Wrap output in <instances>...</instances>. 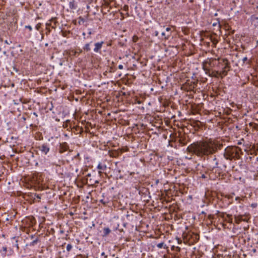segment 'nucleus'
<instances>
[{"instance_id": "nucleus-11", "label": "nucleus", "mask_w": 258, "mask_h": 258, "mask_svg": "<svg viewBox=\"0 0 258 258\" xmlns=\"http://www.w3.org/2000/svg\"><path fill=\"white\" fill-rule=\"evenodd\" d=\"M92 43V41L90 42V43H86L83 47V49L87 51V52H88V51H90V50H91V48H90V43Z\"/></svg>"}, {"instance_id": "nucleus-46", "label": "nucleus", "mask_w": 258, "mask_h": 258, "mask_svg": "<svg viewBox=\"0 0 258 258\" xmlns=\"http://www.w3.org/2000/svg\"><path fill=\"white\" fill-rule=\"evenodd\" d=\"M33 220H34L33 218H32L31 223H33Z\"/></svg>"}, {"instance_id": "nucleus-15", "label": "nucleus", "mask_w": 258, "mask_h": 258, "mask_svg": "<svg viewBox=\"0 0 258 258\" xmlns=\"http://www.w3.org/2000/svg\"><path fill=\"white\" fill-rule=\"evenodd\" d=\"M85 21V20L82 18V17H80L79 18V21L78 23L79 25H81L82 23H83Z\"/></svg>"}, {"instance_id": "nucleus-17", "label": "nucleus", "mask_w": 258, "mask_h": 258, "mask_svg": "<svg viewBox=\"0 0 258 258\" xmlns=\"http://www.w3.org/2000/svg\"><path fill=\"white\" fill-rule=\"evenodd\" d=\"M83 214H84V216L82 215L81 216V218L83 220H86V219H88V217L85 216V215L87 214L86 212H84Z\"/></svg>"}, {"instance_id": "nucleus-50", "label": "nucleus", "mask_w": 258, "mask_h": 258, "mask_svg": "<svg viewBox=\"0 0 258 258\" xmlns=\"http://www.w3.org/2000/svg\"><path fill=\"white\" fill-rule=\"evenodd\" d=\"M115 258H119V257H118V256H116V257Z\"/></svg>"}, {"instance_id": "nucleus-29", "label": "nucleus", "mask_w": 258, "mask_h": 258, "mask_svg": "<svg viewBox=\"0 0 258 258\" xmlns=\"http://www.w3.org/2000/svg\"><path fill=\"white\" fill-rule=\"evenodd\" d=\"M218 23L219 24V21H218L217 23H214L213 24V26H216L217 25Z\"/></svg>"}, {"instance_id": "nucleus-10", "label": "nucleus", "mask_w": 258, "mask_h": 258, "mask_svg": "<svg viewBox=\"0 0 258 258\" xmlns=\"http://www.w3.org/2000/svg\"><path fill=\"white\" fill-rule=\"evenodd\" d=\"M111 232L110 229L108 227H104L103 228V236H106Z\"/></svg>"}, {"instance_id": "nucleus-51", "label": "nucleus", "mask_w": 258, "mask_h": 258, "mask_svg": "<svg viewBox=\"0 0 258 258\" xmlns=\"http://www.w3.org/2000/svg\"><path fill=\"white\" fill-rule=\"evenodd\" d=\"M257 244H258V240H257Z\"/></svg>"}, {"instance_id": "nucleus-47", "label": "nucleus", "mask_w": 258, "mask_h": 258, "mask_svg": "<svg viewBox=\"0 0 258 258\" xmlns=\"http://www.w3.org/2000/svg\"><path fill=\"white\" fill-rule=\"evenodd\" d=\"M173 213H174V212H177V211H175V210H173L172 211Z\"/></svg>"}, {"instance_id": "nucleus-28", "label": "nucleus", "mask_w": 258, "mask_h": 258, "mask_svg": "<svg viewBox=\"0 0 258 258\" xmlns=\"http://www.w3.org/2000/svg\"><path fill=\"white\" fill-rule=\"evenodd\" d=\"M3 250L4 251L6 252L7 250V248L6 247H3Z\"/></svg>"}, {"instance_id": "nucleus-43", "label": "nucleus", "mask_w": 258, "mask_h": 258, "mask_svg": "<svg viewBox=\"0 0 258 258\" xmlns=\"http://www.w3.org/2000/svg\"><path fill=\"white\" fill-rule=\"evenodd\" d=\"M158 32H157V31H156V34H155V35H156V36H157V35H158Z\"/></svg>"}, {"instance_id": "nucleus-34", "label": "nucleus", "mask_w": 258, "mask_h": 258, "mask_svg": "<svg viewBox=\"0 0 258 258\" xmlns=\"http://www.w3.org/2000/svg\"><path fill=\"white\" fill-rule=\"evenodd\" d=\"M5 43L7 44H9V43L8 42V40H7L5 41Z\"/></svg>"}, {"instance_id": "nucleus-25", "label": "nucleus", "mask_w": 258, "mask_h": 258, "mask_svg": "<svg viewBox=\"0 0 258 258\" xmlns=\"http://www.w3.org/2000/svg\"><path fill=\"white\" fill-rule=\"evenodd\" d=\"M222 74H223V75L226 76L227 75V73L225 70H223L222 71Z\"/></svg>"}, {"instance_id": "nucleus-13", "label": "nucleus", "mask_w": 258, "mask_h": 258, "mask_svg": "<svg viewBox=\"0 0 258 258\" xmlns=\"http://www.w3.org/2000/svg\"><path fill=\"white\" fill-rule=\"evenodd\" d=\"M213 161L215 163L213 168H218L219 163L217 158L215 157L213 159Z\"/></svg>"}, {"instance_id": "nucleus-40", "label": "nucleus", "mask_w": 258, "mask_h": 258, "mask_svg": "<svg viewBox=\"0 0 258 258\" xmlns=\"http://www.w3.org/2000/svg\"><path fill=\"white\" fill-rule=\"evenodd\" d=\"M214 16H217L218 15V14L217 13L214 14Z\"/></svg>"}, {"instance_id": "nucleus-5", "label": "nucleus", "mask_w": 258, "mask_h": 258, "mask_svg": "<svg viewBox=\"0 0 258 258\" xmlns=\"http://www.w3.org/2000/svg\"><path fill=\"white\" fill-rule=\"evenodd\" d=\"M39 150L42 153L47 155L50 151V147L48 144L44 143L38 147Z\"/></svg>"}, {"instance_id": "nucleus-6", "label": "nucleus", "mask_w": 258, "mask_h": 258, "mask_svg": "<svg viewBox=\"0 0 258 258\" xmlns=\"http://www.w3.org/2000/svg\"><path fill=\"white\" fill-rule=\"evenodd\" d=\"M104 43V42L102 41L100 42H96L94 44V48L93 49V51L95 53L101 54V49L102 47L103 44Z\"/></svg>"}, {"instance_id": "nucleus-9", "label": "nucleus", "mask_w": 258, "mask_h": 258, "mask_svg": "<svg viewBox=\"0 0 258 258\" xmlns=\"http://www.w3.org/2000/svg\"><path fill=\"white\" fill-rule=\"evenodd\" d=\"M69 8L71 10H76L77 8V5L75 1H72L69 3Z\"/></svg>"}, {"instance_id": "nucleus-14", "label": "nucleus", "mask_w": 258, "mask_h": 258, "mask_svg": "<svg viewBox=\"0 0 258 258\" xmlns=\"http://www.w3.org/2000/svg\"><path fill=\"white\" fill-rule=\"evenodd\" d=\"M38 241V238H36L35 239L33 240L30 243V246H34L35 244H37V243Z\"/></svg>"}, {"instance_id": "nucleus-7", "label": "nucleus", "mask_w": 258, "mask_h": 258, "mask_svg": "<svg viewBox=\"0 0 258 258\" xmlns=\"http://www.w3.org/2000/svg\"><path fill=\"white\" fill-rule=\"evenodd\" d=\"M97 169L99 170L98 171L99 173L100 174L102 173V171H104L106 170L107 166L105 164L102 163L101 162H99L97 166Z\"/></svg>"}, {"instance_id": "nucleus-22", "label": "nucleus", "mask_w": 258, "mask_h": 258, "mask_svg": "<svg viewBox=\"0 0 258 258\" xmlns=\"http://www.w3.org/2000/svg\"><path fill=\"white\" fill-rule=\"evenodd\" d=\"M228 222H229V223H232V219L228 216Z\"/></svg>"}, {"instance_id": "nucleus-1", "label": "nucleus", "mask_w": 258, "mask_h": 258, "mask_svg": "<svg viewBox=\"0 0 258 258\" xmlns=\"http://www.w3.org/2000/svg\"><path fill=\"white\" fill-rule=\"evenodd\" d=\"M187 151L198 157H204L213 154L217 151V147L212 141H200L189 145Z\"/></svg>"}, {"instance_id": "nucleus-36", "label": "nucleus", "mask_w": 258, "mask_h": 258, "mask_svg": "<svg viewBox=\"0 0 258 258\" xmlns=\"http://www.w3.org/2000/svg\"><path fill=\"white\" fill-rule=\"evenodd\" d=\"M34 237H35V235H32L31 236V239H33V238H34Z\"/></svg>"}, {"instance_id": "nucleus-41", "label": "nucleus", "mask_w": 258, "mask_h": 258, "mask_svg": "<svg viewBox=\"0 0 258 258\" xmlns=\"http://www.w3.org/2000/svg\"><path fill=\"white\" fill-rule=\"evenodd\" d=\"M252 251H253L254 252H256V249H253L252 250Z\"/></svg>"}, {"instance_id": "nucleus-27", "label": "nucleus", "mask_w": 258, "mask_h": 258, "mask_svg": "<svg viewBox=\"0 0 258 258\" xmlns=\"http://www.w3.org/2000/svg\"><path fill=\"white\" fill-rule=\"evenodd\" d=\"M247 60V58L246 57H244L242 59V60L243 62H245V61H246Z\"/></svg>"}, {"instance_id": "nucleus-38", "label": "nucleus", "mask_w": 258, "mask_h": 258, "mask_svg": "<svg viewBox=\"0 0 258 258\" xmlns=\"http://www.w3.org/2000/svg\"><path fill=\"white\" fill-rule=\"evenodd\" d=\"M201 214H205V212H204V211H202V212H201Z\"/></svg>"}, {"instance_id": "nucleus-42", "label": "nucleus", "mask_w": 258, "mask_h": 258, "mask_svg": "<svg viewBox=\"0 0 258 258\" xmlns=\"http://www.w3.org/2000/svg\"><path fill=\"white\" fill-rule=\"evenodd\" d=\"M16 245L17 247L18 248H19L18 244L17 243H16Z\"/></svg>"}, {"instance_id": "nucleus-3", "label": "nucleus", "mask_w": 258, "mask_h": 258, "mask_svg": "<svg viewBox=\"0 0 258 258\" xmlns=\"http://www.w3.org/2000/svg\"><path fill=\"white\" fill-rule=\"evenodd\" d=\"M142 214L138 211H127L126 218L128 221H136L141 220Z\"/></svg>"}, {"instance_id": "nucleus-16", "label": "nucleus", "mask_w": 258, "mask_h": 258, "mask_svg": "<svg viewBox=\"0 0 258 258\" xmlns=\"http://www.w3.org/2000/svg\"><path fill=\"white\" fill-rule=\"evenodd\" d=\"M73 246L71 244H68L67 245V247H66V249L67 250V251L69 252L71 250Z\"/></svg>"}, {"instance_id": "nucleus-31", "label": "nucleus", "mask_w": 258, "mask_h": 258, "mask_svg": "<svg viewBox=\"0 0 258 258\" xmlns=\"http://www.w3.org/2000/svg\"><path fill=\"white\" fill-rule=\"evenodd\" d=\"M201 177L202 178H206V175L205 174H203L202 175Z\"/></svg>"}, {"instance_id": "nucleus-20", "label": "nucleus", "mask_w": 258, "mask_h": 258, "mask_svg": "<svg viewBox=\"0 0 258 258\" xmlns=\"http://www.w3.org/2000/svg\"><path fill=\"white\" fill-rule=\"evenodd\" d=\"M41 23H38L36 26H35V29L37 30H39V29L41 27Z\"/></svg>"}, {"instance_id": "nucleus-4", "label": "nucleus", "mask_w": 258, "mask_h": 258, "mask_svg": "<svg viewBox=\"0 0 258 258\" xmlns=\"http://www.w3.org/2000/svg\"><path fill=\"white\" fill-rule=\"evenodd\" d=\"M235 220L237 223H239L241 221H245L247 222L248 220L250 219V216L249 214H244V215H235L234 216Z\"/></svg>"}, {"instance_id": "nucleus-23", "label": "nucleus", "mask_w": 258, "mask_h": 258, "mask_svg": "<svg viewBox=\"0 0 258 258\" xmlns=\"http://www.w3.org/2000/svg\"><path fill=\"white\" fill-rule=\"evenodd\" d=\"M101 255L102 256H104V258H107V255L105 254V252H102L101 254Z\"/></svg>"}, {"instance_id": "nucleus-24", "label": "nucleus", "mask_w": 258, "mask_h": 258, "mask_svg": "<svg viewBox=\"0 0 258 258\" xmlns=\"http://www.w3.org/2000/svg\"><path fill=\"white\" fill-rule=\"evenodd\" d=\"M118 68L119 70H122V69H123V65H122V64H119V65L118 66Z\"/></svg>"}, {"instance_id": "nucleus-2", "label": "nucleus", "mask_w": 258, "mask_h": 258, "mask_svg": "<svg viewBox=\"0 0 258 258\" xmlns=\"http://www.w3.org/2000/svg\"><path fill=\"white\" fill-rule=\"evenodd\" d=\"M237 154V149L235 148L227 147L225 149L223 155L226 160H232Z\"/></svg>"}, {"instance_id": "nucleus-19", "label": "nucleus", "mask_w": 258, "mask_h": 258, "mask_svg": "<svg viewBox=\"0 0 258 258\" xmlns=\"http://www.w3.org/2000/svg\"><path fill=\"white\" fill-rule=\"evenodd\" d=\"M25 29H28L30 31H32V29H33L32 27L30 25H26L25 26Z\"/></svg>"}, {"instance_id": "nucleus-30", "label": "nucleus", "mask_w": 258, "mask_h": 258, "mask_svg": "<svg viewBox=\"0 0 258 258\" xmlns=\"http://www.w3.org/2000/svg\"><path fill=\"white\" fill-rule=\"evenodd\" d=\"M170 30H171V29H170L169 27H167V28H166V31L167 32H169V31H170Z\"/></svg>"}, {"instance_id": "nucleus-12", "label": "nucleus", "mask_w": 258, "mask_h": 258, "mask_svg": "<svg viewBox=\"0 0 258 258\" xmlns=\"http://www.w3.org/2000/svg\"><path fill=\"white\" fill-rule=\"evenodd\" d=\"M157 246L159 248H163L164 249H167L168 248V246L163 242L158 243L157 245Z\"/></svg>"}, {"instance_id": "nucleus-48", "label": "nucleus", "mask_w": 258, "mask_h": 258, "mask_svg": "<svg viewBox=\"0 0 258 258\" xmlns=\"http://www.w3.org/2000/svg\"><path fill=\"white\" fill-rule=\"evenodd\" d=\"M23 120H26V118L25 117H23Z\"/></svg>"}, {"instance_id": "nucleus-44", "label": "nucleus", "mask_w": 258, "mask_h": 258, "mask_svg": "<svg viewBox=\"0 0 258 258\" xmlns=\"http://www.w3.org/2000/svg\"><path fill=\"white\" fill-rule=\"evenodd\" d=\"M100 201H101L102 203H103V204H105V203H104V202H103V200H100Z\"/></svg>"}, {"instance_id": "nucleus-8", "label": "nucleus", "mask_w": 258, "mask_h": 258, "mask_svg": "<svg viewBox=\"0 0 258 258\" xmlns=\"http://www.w3.org/2000/svg\"><path fill=\"white\" fill-rule=\"evenodd\" d=\"M28 196L29 197L34 200L39 201L41 199V196L39 195H38L35 193H30Z\"/></svg>"}, {"instance_id": "nucleus-49", "label": "nucleus", "mask_w": 258, "mask_h": 258, "mask_svg": "<svg viewBox=\"0 0 258 258\" xmlns=\"http://www.w3.org/2000/svg\"><path fill=\"white\" fill-rule=\"evenodd\" d=\"M217 213H220L219 211H217Z\"/></svg>"}, {"instance_id": "nucleus-32", "label": "nucleus", "mask_w": 258, "mask_h": 258, "mask_svg": "<svg viewBox=\"0 0 258 258\" xmlns=\"http://www.w3.org/2000/svg\"><path fill=\"white\" fill-rule=\"evenodd\" d=\"M69 214L71 215V216H73L74 215V213L72 212H70L69 213Z\"/></svg>"}, {"instance_id": "nucleus-26", "label": "nucleus", "mask_w": 258, "mask_h": 258, "mask_svg": "<svg viewBox=\"0 0 258 258\" xmlns=\"http://www.w3.org/2000/svg\"><path fill=\"white\" fill-rule=\"evenodd\" d=\"M256 204H251V207L253 208H256Z\"/></svg>"}, {"instance_id": "nucleus-33", "label": "nucleus", "mask_w": 258, "mask_h": 258, "mask_svg": "<svg viewBox=\"0 0 258 258\" xmlns=\"http://www.w3.org/2000/svg\"><path fill=\"white\" fill-rule=\"evenodd\" d=\"M85 35H86V34H85V32H83V33H82V35H83V36H85ZM84 39H86V38H85V37H84Z\"/></svg>"}, {"instance_id": "nucleus-37", "label": "nucleus", "mask_w": 258, "mask_h": 258, "mask_svg": "<svg viewBox=\"0 0 258 258\" xmlns=\"http://www.w3.org/2000/svg\"><path fill=\"white\" fill-rule=\"evenodd\" d=\"M33 114H34V115H35L36 116H37V113H36V112H33Z\"/></svg>"}, {"instance_id": "nucleus-39", "label": "nucleus", "mask_w": 258, "mask_h": 258, "mask_svg": "<svg viewBox=\"0 0 258 258\" xmlns=\"http://www.w3.org/2000/svg\"><path fill=\"white\" fill-rule=\"evenodd\" d=\"M17 213V212H15L14 214L13 215V216L15 217Z\"/></svg>"}, {"instance_id": "nucleus-45", "label": "nucleus", "mask_w": 258, "mask_h": 258, "mask_svg": "<svg viewBox=\"0 0 258 258\" xmlns=\"http://www.w3.org/2000/svg\"><path fill=\"white\" fill-rule=\"evenodd\" d=\"M256 161L257 162H258V157L256 158Z\"/></svg>"}, {"instance_id": "nucleus-18", "label": "nucleus", "mask_w": 258, "mask_h": 258, "mask_svg": "<svg viewBox=\"0 0 258 258\" xmlns=\"http://www.w3.org/2000/svg\"><path fill=\"white\" fill-rule=\"evenodd\" d=\"M161 35L162 36L164 37L165 38H168V37L169 36L170 34H166L165 32H163L161 33Z\"/></svg>"}, {"instance_id": "nucleus-35", "label": "nucleus", "mask_w": 258, "mask_h": 258, "mask_svg": "<svg viewBox=\"0 0 258 258\" xmlns=\"http://www.w3.org/2000/svg\"><path fill=\"white\" fill-rule=\"evenodd\" d=\"M60 233L61 234H63V233H64V231H63V230H61L60 231Z\"/></svg>"}, {"instance_id": "nucleus-21", "label": "nucleus", "mask_w": 258, "mask_h": 258, "mask_svg": "<svg viewBox=\"0 0 258 258\" xmlns=\"http://www.w3.org/2000/svg\"><path fill=\"white\" fill-rule=\"evenodd\" d=\"M88 34L89 35H91L92 34V29L90 28H88Z\"/></svg>"}]
</instances>
